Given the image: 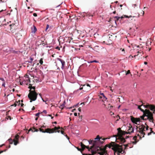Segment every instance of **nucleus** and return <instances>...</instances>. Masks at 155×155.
<instances>
[{"instance_id": "obj_25", "label": "nucleus", "mask_w": 155, "mask_h": 155, "mask_svg": "<svg viewBox=\"0 0 155 155\" xmlns=\"http://www.w3.org/2000/svg\"><path fill=\"white\" fill-rule=\"evenodd\" d=\"M150 132L148 133L147 135H151V133H153L154 134H155V133L152 131V129L151 128H150Z\"/></svg>"}, {"instance_id": "obj_51", "label": "nucleus", "mask_w": 155, "mask_h": 155, "mask_svg": "<svg viewBox=\"0 0 155 155\" xmlns=\"http://www.w3.org/2000/svg\"><path fill=\"white\" fill-rule=\"evenodd\" d=\"M88 63H93V61H90L88 62Z\"/></svg>"}, {"instance_id": "obj_29", "label": "nucleus", "mask_w": 155, "mask_h": 155, "mask_svg": "<svg viewBox=\"0 0 155 155\" xmlns=\"http://www.w3.org/2000/svg\"><path fill=\"white\" fill-rule=\"evenodd\" d=\"M125 71V72H126V75H127V74H128L130 73V70H128L127 72L126 71Z\"/></svg>"}, {"instance_id": "obj_3", "label": "nucleus", "mask_w": 155, "mask_h": 155, "mask_svg": "<svg viewBox=\"0 0 155 155\" xmlns=\"http://www.w3.org/2000/svg\"><path fill=\"white\" fill-rule=\"evenodd\" d=\"M143 113V115L140 116L141 119L143 120H148L150 122L154 123L153 113L150 110L146 109L145 111Z\"/></svg>"}, {"instance_id": "obj_36", "label": "nucleus", "mask_w": 155, "mask_h": 155, "mask_svg": "<svg viewBox=\"0 0 155 155\" xmlns=\"http://www.w3.org/2000/svg\"><path fill=\"white\" fill-rule=\"evenodd\" d=\"M33 87L32 86V85L31 84H29V88L30 89V90H31V87Z\"/></svg>"}, {"instance_id": "obj_58", "label": "nucleus", "mask_w": 155, "mask_h": 155, "mask_svg": "<svg viewBox=\"0 0 155 155\" xmlns=\"http://www.w3.org/2000/svg\"><path fill=\"white\" fill-rule=\"evenodd\" d=\"M131 143V144H130L129 145V146H131V147H133V145H132V143Z\"/></svg>"}, {"instance_id": "obj_7", "label": "nucleus", "mask_w": 155, "mask_h": 155, "mask_svg": "<svg viewBox=\"0 0 155 155\" xmlns=\"http://www.w3.org/2000/svg\"><path fill=\"white\" fill-rule=\"evenodd\" d=\"M59 129H62L63 128L62 127H60V126H58V127H55L54 128L52 129L49 128H47L45 129V130H44L43 129L40 128H39V130L41 132L43 133H47L51 134L56 132L59 133L60 131V130H58Z\"/></svg>"}, {"instance_id": "obj_41", "label": "nucleus", "mask_w": 155, "mask_h": 155, "mask_svg": "<svg viewBox=\"0 0 155 155\" xmlns=\"http://www.w3.org/2000/svg\"><path fill=\"white\" fill-rule=\"evenodd\" d=\"M39 114H40V113H37V114H35V116H37V117H39Z\"/></svg>"}, {"instance_id": "obj_39", "label": "nucleus", "mask_w": 155, "mask_h": 155, "mask_svg": "<svg viewBox=\"0 0 155 155\" xmlns=\"http://www.w3.org/2000/svg\"><path fill=\"white\" fill-rule=\"evenodd\" d=\"M59 129L58 130H59ZM61 134H62L64 135V134H65V133H64V131H62V130H61Z\"/></svg>"}, {"instance_id": "obj_6", "label": "nucleus", "mask_w": 155, "mask_h": 155, "mask_svg": "<svg viewBox=\"0 0 155 155\" xmlns=\"http://www.w3.org/2000/svg\"><path fill=\"white\" fill-rule=\"evenodd\" d=\"M145 127V126L143 125L140 126L139 127L136 126V130L137 131V134L138 136H139L140 139L142 137H144L145 135V133L144 131L146 130H144Z\"/></svg>"}, {"instance_id": "obj_23", "label": "nucleus", "mask_w": 155, "mask_h": 155, "mask_svg": "<svg viewBox=\"0 0 155 155\" xmlns=\"http://www.w3.org/2000/svg\"><path fill=\"white\" fill-rule=\"evenodd\" d=\"M32 130V131L33 132H38L39 130L38 129H36L35 128H33V130H32V129L31 128L29 130H28V132H27V134H28L29 131H30V130Z\"/></svg>"}, {"instance_id": "obj_11", "label": "nucleus", "mask_w": 155, "mask_h": 155, "mask_svg": "<svg viewBox=\"0 0 155 155\" xmlns=\"http://www.w3.org/2000/svg\"><path fill=\"white\" fill-rule=\"evenodd\" d=\"M130 120L133 123L136 124H138L137 122L140 123V119L139 118H135L133 116H130Z\"/></svg>"}, {"instance_id": "obj_59", "label": "nucleus", "mask_w": 155, "mask_h": 155, "mask_svg": "<svg viewBox=\"0 0 155 155\" xmlns=\"http://www.w3.org/2000/svg\"><path fill=\"white\" fill-rule=\"evenodd\" d=\"M26 75L27 78H29V77L28 75L26 74Z\"/></svg>"}, {"instance_id": "obj_42", "label": "nucleus", "mask_w": 155, "mask_h": 155, "mask_svg": "<svg viewBox=\"0 0 155 155\" xmlns=\"http://www.w3.org/2000/svg\"><path fill=\"white\" fill-rule=\"evenodd\" d=\"M5 82H3L2 84V86L4 87H5Z\"/></svg>"}, {"instance_id": "obj_33", "label": "nucleus", "mask_w": 155, "mask_h": 155, "mask_svg": "<svg viewBox=\"0 0 155 155\" xmlns=\"http://www.w3.org/2000/svg\"><path fill=\"white\" fill-rule=\"evenodd\" d=\"M83 86L84 87V90H83L84 91L85 89L86 90L87 89V87H86V85L84 84Z\"/></svg>"}, {"instance_id": "obj_60", "label": "nucleus", "mask_w": 155, "mask_h": 155, "mask_svg": "<svg viewBox=\"0 0 155 155\" xmlns=\"http://www.w3.org/2000/svg\"><path fill=\"white\" fill-rule=\"evenodd\" d=\"M21 104V107H23L24 105V104L22 103Z\"/></svg>"}, {"instance_id": "obj_44", "label": "nucleus", "mask_w": 155, "mask_h": 155, "mask_svg": "<svg viewBox=\"0 0 155 155\" xmlns=\"http://www.w3.org/2000/svg\"><path fill=\"white\" fill-rule=\"evenodd\" d=\"M0 80H1V81H3V82H5V81L3 78H0Z\"/></svg>"}, {"instance_id": "obj_49", "label": "nucleus", "mask_w": 155, "mask_h": 155, "mask_svg": "<svg viewBox=\"0 0 155 155\" xmlns=\"http://www.w3.org/2000/svg\"><path fill=\"white\" fill-rule=\"evenodd\" d=\"M39 95L40 96V97H41L42 98V100H43V101L44 102H45V101L43 100V98H42V97H41V94H39Z\"/></svg>"}, {"instance_id": "obj_15", "label": "nucleus", "mask_w": 155, "mask_h": 155, "mask_svg": "<svg viewBox=\"0 0 155 155\" xmlns=\"http://www.w3.org/2000/svg\"><path fill=\"white\" fill-rule=\"evenodd\" d=\"M15 35H14V34H13V35L14 36L15 38H16V40H19L21 38V35L20 33L16 32L15 33Z\"/></svg>"}, {"instance_id": "obj_26", "label": "nucleus", "mask_w": 155, "mask_h": 155, "mask_svg": "<svg viewBox=\"0 0 155 155\" xmlns=\"http://www.w3.org/2000/svg\"><path fill=\"white\" fill-rule=\"evenodd\" d=\"M33 27H34V28L33 29H32V32H33L34 33H35L37 29L36 27L35 26L33 25Z\"/></svg>"}, {"instance_id": "obj_19", "label": "nucleus", "mask_w": 155, "mask_h": 155, "mask_svg": "<svg viewBox=\"0 0 155 155\" xmlns=\"http://www.w3.org/2000/svg\"><path fill=\"white\" fill-rule=\"evenodd\" d=\"M99 99L100 101H104L106 100L107 98L105 96H99Z\"/></svg>"}, {"instance_id": "obj_62", "label": "nucleus", "mask_w": 155, "mask_h": 155, "mask_svg": "<svg viewBox=\"0 0 155 155\" xmlns=\"http://www.w3.org/2000/svg\"><path fill=\"white\" fill-rule=\"evenodd\" d=\"M83 87H81L79 88V90H81L83 89Z\"/></svg>"}, {"instance_id": "obj_40", "label": "nucleus", "mask_w": 155, "mask_h": 155, "mask_svg": "<svg viewBox=\"0 0 155 155\" xmlns=\"http://www.w3.org/2000/svg\"><path fill=\"white\" fill-rule=\"evenodd\" d=\"M77 149H78V151H81V150H82V149H81L79 148L78 147H76Z\"/></svg>"}, {"instance_id": "obj_30", "label": "nucleus", "mask_w": 155, "mask_h": 155, "mask_svg": "<svg viewBox=\"0 0 155 155\" xmlns=\"http://www.w3.org/2000/svg\"><path fill=\"white\" fill-rule=\"evenodd\" d=\"M8 140L9 141V143L10 144H12L13 143V140H12V139H9Z\"/></svg>"}, {"instance_id": "obj_56", "label": "nucleus", "mask_w": 155, "mask_h": 155, "mask_svg": "<svg viewBox=\"0 0 155 155\" xmlns=\"http://www.w3.org/2000/svg\"><path fill=\"white\" fill-rule=\"evenodd\" d=\"M142 15L143 16L144 14V11L142 10Z\"/></svg>"}, {"instance_id": "obj_1", "label": "nucleus", "mask_w": 155, "mask_h": 155, "mask_svg": "<svg viewBox=\"0 0 155 155\" xmlns=\"http://www.w3.org/2000/svg\"><path fill=\"white\" fill-rule=\"evenodd\" d=\"M83 141H88L86 139H84L83 140ZM89 144H93V145L91 146L90 148L88 146H86L83 144L82 142L81 143V146L82 148V150H84L85 148L87 149L88 151H90L92 149H93L94 150V151H97V153L100 154V155H106L107 154V151L106 150V145L105 147L102 148L100 146H97V142H98L96 140H90L88 141Z\"/></svg>"}, {"instance_id": "obj_45", "label": "nucleus", "mask_w": 155, "mask_h": 155, "mask_svg": "<svg viewBox=\"0 0 155 155\" xmlns=\"http://www.w3.org/2000/svg\"><path fill=\"white\" fill-rule=\"evenodd\" d=\"M33 15L34 16H35V17H36L37 16V14L36 13H33Z\"/></svg>"}, {"instance_id": "obj_22", "label": "nucleus", "mask_w": 155, "mask_h": 155, "mask_svg": "<svg viewBox=\"0 0 155 155\" xmlns=\"http://www.w3.org/2000/svg\"><path fill=\"white\" fill-rule=\"evenodd\" d=\"M92 154H83V155H94V154H95L96 153H97V151H94V150H91V151Z\"/></svg>"}, {"instance_id": "obj_38", "label": "nucleus", "mask_w": 155, "mask_h": 155, "mask_svg": "<svg viewBox=\"0 0 155 155\" xmlns=\"http://www.w3.org/2000/svg\"><path fill=\"white\" fill-rule=\"evenodd\" d=\"M6 118H7V119L8 120V119H9L10 120H11V117L10 116H8L7 117H6Z\"/></svg>"}, {"instance_id": "obj_48", "label": "nucleus", "mask_w": 155, "mask_h": 155, "mask_svg": "<svg viewBox=\"0 0 155 155\" xmlns=\"http://www.w3.org/2000/svg\"><path fill=\"white\" fill-rule=\"evenodd\" d=\"M16 104L15 103L14 104L11 105V106H14L15 107H16Z\"/></svg>"}, {"instance_id": "obj_54", "label": "nucleus", "mask_w": 155, "mask_h": 155, "mask_svg": "<svg viewBox=\"0 0 155 155\" xmlns=\"http://www.w3.org/2000/svg\"><path fill=\"white\" fill-rule=\"evenodd\" d=\"M78 110H79V112H81V110L80 109V107L79 108H78Z\"/></svg>"}, {"instance_id": "obj_28", "label": "nucleus", "mask_w": 155, "mask_h": 155, "mask_svg": "<svg viewBox=\"0 0 155 155\" xmlns=\"http://www.w3.org/2000/svg\"><path fill=\"white\" fill-rule=\"evenodd\" d=\"M15 104H16V105H18V106H19V105L20 104V100H19L18 101H16L15 102Z\"/></svg>"}, {"instance_id": "obj_4", "label": "nucleus", "mask_w": 155, "mask_h": 155, "mask_svg": "<svg viewBox=\"0 0 155 155\" xmlns=\"http://www.w3.org/2000/svg\"><path fill=\"white\" fill-rule=\"evenodd\" d=\"M118 130L117 136L118 137V139L117 140L118 142H120L121 143H125L126 141L125 139H127L129 137V136H126L125 138H123L122 137V136L125 135V134H128V133L127 132L122 131L121 130L120 128H119L117 129Z\"/></svg>"}, {"instance_id": "obj_53", "label": "nucleus", "mask_w": 155, "mask_h": 155, "mask_svg": "<svg viewBox=\"0 0 155 155\" xmlns=\"http://www.w3.org/2000/svg\"><path fill=\"white\" fill-rule=\"evenodd\" d=\"M35 107H34V106H33V107L32 108L31 110H34L35 109Z\"/></svg>"}, {"instance_id": "obj_5", "label": "nucleus", "mask_w": 155, "mask_h": 155, "mask_svg": "<svg viewBox=\"0 0 155 155\" xmlns=\"http://www.w3.org/2000/svg\"><path fill=\"white\" fill-rule=\"evenodd\" d=\"M35 87H31V90L29 91V93L28 95V97L30 100V102H31L33 101H35L37 99V95L38 93H37L35 91Z\"/></svg>"}, {"instance_id": "obj_9", "label": "nucleus", "mask_w": 155, "mask_h": 155, "mask_svg": "<svg viewBox=\"0 0 155 155\" xmlns=\"http://www.w3.org/2000/svg\"><path fill=\"white\" fill-rule=\"evenodd\" d=\"M147 104L145 105H144V108H149L150 110L153 111V114H154L155 111V106L153 105L149 104L147 103Z\"/></svg>"}, {"instance_id": "obj_61", "label": "nucleus", "mask_w": 155, "mask_h": 155, "mask_svg": "<svg viewBox=\"0 0 155 155\" xmlns=\"http://www.w3.org/2000/svg\"><path fill=\"white\" fill-rule=\"evenodd\" d=\"M122 51H124V53H125V50L124 49H122Z\"/></svg>"}, {"instance_id": "obj_27", "label": "nucleus", "mask_w": 155, "mask_h": 155, "mask_svg": "<svg viewBox=\"0 0 155 155\" xmlns=\"http://www.w3.org/2000/svg\"><path fill=\"white\" fill-rule=\"evenodd\" d=\"M86 87H87V90L85 89L84 91H88L90 89V86L89 84H87V85H86Z\"/></svg>"}, {"instance_id": "obj_64", "label": "nucleus", "mask_w": 155, "mask_h": 155, "mask_svg": "<svg viewBox=\"0 0 155 155\" xmlns=\"http://www.w3.org/2000/svg\"><path fill=\"white\" fill-rule=\"evenodd\" d=\"M21 138H22L23 139H24V137L23 136H21Z\"/></svg>"}, {"instance_id": "obj_35", "label": "nucleus", "mask_w": 155, "mask_h": 155, "mask_svg": "<svg viewBox=\"0 0 155 155\" xmlns=\"http://www.w3.org/2000/svg\"><path fill=\"white\" fill-rule=\"evenodd\" d=\"M145 124L147 125L146 127V130H148L149 127L148 126H147L146 124V123Z\"/></svg>"}, {"instance_id": "obj_55", "label": "nucleus", "mask_w": 155, "mask_h": 155, "mask_svg": "<svg viewBox=\"0 0 155 155\" xmlns=\"http://www.w3.org/2000/svg\"><path fill=\"white\" fill-rule=\"evenodd\" d=\"M43 113H45V114H46L47 113V111H46V110H44L43 111Z\"/></svg>"}, {"instance_id": "obj_46", "label": "nucleus", "mask_w": 155, "mask_h": 155, "mask_svg": "<svg viewBox=\"0 0 155 155\" xmlns=\"http://www.w3.org/2000/svg\"><path fill=\"white\" fill-rule=\"evenodd\" d=\"M49 27V25H47V26L46 28V30Z\"/></svg>"}, {"instance_id": "obj_34", "label": "nucleus", "mask_w": 155, "mask_h": 155, "mask_svg": "<svg viewBox=\"0 0 155 155\" xmlns=\"http://www.w3.org/2000/svg\"><path fill=\"white\" fill-rule=\"evenodd\" d=\"M30 61H29V62L31 63H31L32 62V61H33V58H30Z\"/></svg>"}, {"instance_id": "obj_10", "label": "nucleus", "mask_w": 155, "mask_h": 155, "mask_svg": "<svg viewBox=\"0 0 155 155\" xmlns=\"http://www.w3.org/2000/svg\"><path fill=\"white\" fill-rule=\"evenodd\" d=\"M104 40V41H103V42L107 45H110L112 43L111 40L110 38V36L108 37L107 36L105 37Z\"/></svg>"}, {"instance_id": "obj_24", "label": "nucleus", "mask_w": 155, "mask_h": 155, "mask_svg": "<svg viewBox=\"0 0 155 155\" xmlns=\"http://www.w3.org/2000/svg\"><path fill=\"white\" fill-rule=\"evenodd\" d=\"M65 104V101H64L63 103L59 107L62 110L64 109Z\"/></svg>"}, {"instance_id": "obj_43", "label": "nucleus", "mask_w": 155, "mask_h": 155, "mask_svg": "<svg viewBox=\"0 0 155 155\" xmlns=\"http://www.w3.org/2000/svg\"><path fill=\"white\" fill-rule=\"evenodd\" d=\"M105 96L104 94L103 93H100V96L99 95V96Z\"/></svg>"}, {"instance_id": "obj_8", "label": "nucleus", "mask_w": 155, "mask_h": 155, "mask_svg": "<svg viewBox=\"0 0 155 155\" xmlns=\"http://www.w3.org/2000/svg\"><path fill=\"white\" fill-rule=\"evenodd\" d=\"M8 25L10 27V30L11 32H12V34L16 33V30L18 28V26L16 23H13L11 24H10L9 25L8 24Z\"/></svg>"}, {"instance_id": "obj_57", "label": "nucleus", "mask_w": 155, "mask_h": 155, "mask_svg": "<svg viewBox=\"0 0 155 155\" xmlns=\"http://www.w3.org/2000/svg\"><path fill=\"white\" fill-rule=\"evenodd\" d=\"M0 1L2 2H5V0H1Z\"/></svg>"}, {"instance_id": "obj_18", "label": "nucleus", "mask_w": 155, "mask_h": 155, "mask_svg": "<svg viewBox=\"0 0 155 155\" xmlns=\"http://www.w3.org/2000/svg\"><path fill=\"white\" fill-rule=\"evenodd\" d=\"M128 132H127L129 134H130V133H133L134 132V129L133 128L132 126H129L128 127Z\"/></svg>"}, {"instance_id": "obj_14", "label": "nucleus", "mask_w": 155, "mask_h": 155, "mask_svg": "<svg viewBox=\"0 0 155 155\" xmlns=\"http://www.w3.org/2000/svg\"><path fill=\"white\" fill-rule=\"evenodd\" d=\"M19 138V136L17 134L15 136V138L13 140L14 144L15 145H16L18 143V139Z\"/></svg>"}, {"instance_id": "obj_20", "label": "nucleus", "mask_w": 155, "mask_h": 155, "mask_svg": "<svg viewBox=\"0 0 155 155\" xmlns=\"http://www.w3.org/2000/svg\"><path fill=\"white\" fill-rule=\"evenodd\" d=\"M143 104H144V103L143 104V103H142V104H141V105L138 106V108L140 109L141 111L143 112H145V110H144L143 109H142L141 107L142 106H143L144 107V105Z\"/></svg>"}, {"instance_id": "obj_47", "label": "nucleus", "mask_w": 155, "mask_h": 155, "mask_svg": "<svg viewBox=\"0 0 155 155\" xmlns=\"http://www.w3.org/2000/svg\"><path fill=\"white\" fill-rule=\"evenodd\" d=\"M6 151V150H2L0 151V154L3 153V152L5 151Z\"/></svg>"}, {"instance_id": "obj_50", "label": "nucleus", "mask_w": 155, "mask_h": 155, "mask_svg": "<svg viewBox=\"0 0 155 155\" xmlns=\"http://www.w3.org/2000/svg\"><path fill=\"white\" fill-rule=\"evenodd\" d=\"M74 115L75 116H77V114L76 113H75L74 114Z\"/></svg>"}, {"instance_id": "obj_37", "label": "nucleus", "mask_w": 155, "mask_h": 155, "mask_svg": "<svg viewBox=\"0 0 155 155\" xmlns=\"http://www.w3.org/2000/svg\"><path fill=\"white\" fill-rule=\"evenodd\" d=\"M78 115L79 116V118L81 119V121L82 119V115L80 116V113H78Z\"/></svg>"}, {"instance_id": "obj_2", "label": "nucleus", "mask_w": 155, "mask_h": 155, "mask_svg": "<svg viewBox=\"0 0 155 155\" xmlns=\"http://www.w3.org/2000/svg\"><path fill=\"white\" fill-rule=\"evenodd\" d=\"M130 144H131V143L120 145L114 142H111L109 144L106 145V146L110 148H111L114 151V153H117V154L119 155L120 153H123L124 152L123 150V146H124V149H126L128 147L130 148L131 147L129 146Z\"/></svg>"}, {"instance_id": "obj_52", "label": "nucleus", "mask_w": 155, "mask_h": 155, "mask_svg": "<svg viewBox=\"0 0 155 155\" xmlns=\"http://www.w3.org/2000/svg\"><path fill=\"white\" fill-rule=\"evenodd\" d=\"M93 61V62H96V63H97V62H98L96 60H94V61Z\"/></svg>"}, {"instance_id": "obj_21", "label": "nucleus", "mask_w": 155, "mask_h": 155, "mask_svg": "<svg viewBox=\"0 0 155 155\" xmlns=\"http://www.w3.org/2000/svg\"><path fill=\"white\" fill-rule=\"evenodd\" d=\"M137 138V137L136 136H134L133 138V140H134V141L132 142V143L134 144H135L137 142V141H136Z\"/></svg>"}, {"instance_id": "obj_17", "label": "nucleus", "mask_w": 155, "mask_h": 155, "mask_svg": "<svg viewBox=\"0 0 155 155\" xmlns=\"http://www.w3.org/2000/svg\"><path fill=\"white\" fill-rule=\"evenodd\" d=\"M57 60H58V61H60L61 62V64H62V67H61V68L62 69H63L64 68L65 65V62L64 61L60 58H58Z\"/></svg>"}, {"instance_id": "obj_13", "label": "nucleus", "mask_w": 155, "mask_h": 155, "mask_svg": "<svg viewBox=\"0 0 155 155\" xmlns=\"http://www.w3.org/2000/svg\"><path fill=\"white\" fill-rule=\"evenodd\" d=\"M106 138H103L101 139V140L100 137L99 135H97L95 139V140H97V141H98L97 142V146L98 145V144L100 143L101 142V144H102L104 142V140L106 139Z\"/></svg>"}, {"instance_id": "obj_16", "label": "nucleus", "mask_w": 155, "mask_h": 155, "mask_svg": "<svg viewBox=\"0 0 155 155\" xmlns=\"http://www.w3.org/2000/svg\"><path fill=\"white\" fill-rule=\"evenodd\" d=\"M107 36L108 37L110 36V38L112 42L113 40L115 39L117 37V36L114 34H113V35L109 34Z\"/></svg>"}, {"instance_id": "obj_63", "label": "nucleus", "mask_w": 155, "mask_h": 155, "mask_svg": "<svg viewBox=\"0 0 155 155\" xmlns=\"http://www.w3.org/2000/svg\"><path fill=\"white\" fill-rule=\"evenodd\" d=\"M144 64H147V62H144Z\"/></svg>"}, {"instance_id": "obj_12", "label": "nucleus", "mask_w": 155, "mask_h": 155, "mask_svg": "<svg viewBox=\"0 0 155 155\" xmlns=\"http://www.w3.org/2000/svg\"><path fill=\"white\" fill-rule=\"evenodd\" d=\"M135 17H136V16H134V15H133V16L130 15V16H128L126 15H124L122 16H121V17H117V16H115L114 18H115L116 19V20H115V21H118L119 19L120 18L121 19H122V18H124V17L129 18H130L131 17L134 18Z\"/></svg>"}, {"instance_id": "obj_32", "label": "nucleus", "mask_w": 155, "mask_h": 155, "mask_svg": "<svg viewBox=\"0 0 155 155\" xmlns=\"http://www.w3.org/2000/svg\"><path fill=\"white\" fill-rule=\"evenodd\" d=\"M39 63L41 64H42L43 63V59L41 58L40 60H39Z\"/></svg>"}, {"instance_id": "obj_31", "label": "nucleus", "mask_w": 155, "mask_h": 155, "mask_svg": "<svg viewBox=\"0 0 155 155\" xmlns=\"http://www.w3.org/2000/svg\"><path fill=\"white\" fill-rule=\"evenodd\" d=\"M112 106L110 105V104H109L108 106L107 107H106L107 109L110 110L112 107Z\"/></svg>"}]
</instances>
